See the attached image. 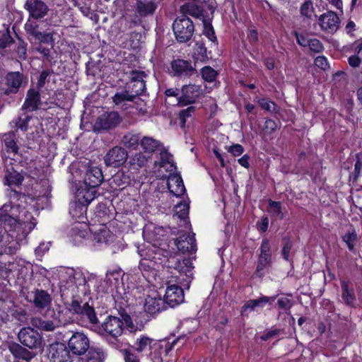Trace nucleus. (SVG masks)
<instances>
[{
	"label": "nucleus",
	"mask_w": 362,
	"mask_h": 362,
	"mask_svg": "<svg viewBox=\"0 0 362 362\" xmlns=\"http://www.w3.org/2000/svg\"><path fill=\"white\" fill-rule=\"evenodd\" d=\"M175 244L176 245L178 250L182 253H192L196 250L195 239L194 238V235H191L190 234H182L175 240Z\"/></svg>",
	"instance_id": "nucleus-23"
},
{
	"label": "nucleus",
	"mask_w": 362,
	"mask_h": 362,
	"mask_svg": "<svg viewBox=\"0 0 362 362\" xmlns=\"http://www.w3.org/2000/svg\"><path fill=\"white\" fill-rule=\"evenodd\" d=\"M25 267V262L22 260H16L14 262H8L1 263L0 262V279H6L16 271L22 272Z\"/></svg>",
	"instance_id": "nucleus-24"
},
{
	"label": "nucleus",
	"mask_w": 362,
	"mask_h": 362,
	"mask_svg": "<svg viewBox=\"0 0 362 362\" xmlns=\"http://www.w3.org/2000/svg\"><path fill=\"white\" fill-rule=\"evenodd\" d=\"M122 122V117L117 112H105L98 117L94 124L95 131L108 130L115 128Z\"/></svg>",
	"instance_id": "nucleus-7"
},
{
	"label": "nucleus",
	"mask_w": 362,
	"mask_h": 362,
	"mask_svg": "<svg viewBox=\"0 0 362 362\" xmlns=\"http://www.w3.org/2000/svg\"><path fill=\"white\" fill-rule=\"evenodd\" d=\"M341 288H342V298L345 301L347 305H353L355 296L354 293V291L352 289H349V284L346 281L341 282Z\"/></svg>",
	"instance_id": "nucleus-42"
},
{
	"label": "nucleus",
	"mask_w": 362,
	"mask_h": 362,
	"mask_svg": "<svg viewBox=\"0 0 362 362\" xmlns=\"http://www.w3.org/2000/svg\"><path fill=\"white\" fill-rule=\"evenodd\" d=\"M87 226L86 224H81L80 226H76L72 228V235L73 236H78L80 238H85L88 234L86 228Z\"/></svg>",
	"instance_id": "nucleus-57"
},
{
	"label": "nucleus",
	"mask_w": 362,
	"mask_h": 362,
	"mask_svg": "<svg viewBox=\"0 0 362 362\" xmlns=\"http://www.w3.org/2000/svg\"><path fill=\"white\" fill-rule=\"evenodd\" d=\"M148 158L146 156L141 153H136L129 158V164L134 166V168H141L146 165Z\"/></svg>",
	"instance_id": "nucleus-44"
},
{
	"label": "nucleus",
	"mask_w": 362,
	"mask_h": 362,
	"mask_svg": "<svg viewBox=\"0 0 362 362\" xmlns=\"http://www.w3.org/2000/svg\"><path fill=\"white\" fill-rule=\"evenodd\" d=\"M156 4L152 1H139L136 3V11L141 16H146L154 13Z\"/></svg>",
	"instance_id": "nucleus-37"
},
{
	"label": "nucleus",
	"mask_w": 362,
	"mask_h": 362,
	"mask_svg": "<svg viewBox=\"0 0 362 362\" xmlns=\"http://www.w3.org/2000/svg\"><path fill=\"white\" fill-rule=\"evenodd\" d=\"M192 263L190 259L178 260L175 267L166 276L167 288L164 300L167 305L174 308L184 302L185 296L182 286L189 288L193 278Z\"/></svg>",
	"instance_id": "nucleus-1"
},
{
	"label": "nucleus",
	"mask_w": 362,
	"mask_h": 362,
	"mask_svg": "<svg viewBox=\"0 0 362 362\" xmlns=\"http://www.w3.org/2000/svg\"><path fill=\"white\" fill-rule=\"evenodd\" d=\"M62 322H58L57 323H54L51 320H44L39 317H33L31 319V325L43 331L51 332L55 329L56 327L62 325Z\"/></svg>",
	"instance_id": "nucleus-31"
},
{
	"label": "nucleus",
	"mask_w": 362,
	"mask_h": 362,
	"mask_svg": "<svg viewBox=\"0 0 362 362\" xmlns=\"http://www.w3.org/2000/svg\"><path fill=\"white\" fill-rule=\"evenodd\" d=\"M105 358L103 352L100 349H90L86 360L80 358L78 362H103Z\"/></svg>",
	"instance_id": "nucleus-41"
},
{
	"label": "nucleus",
	"mask_w": 362,
	"mask_h": 362,
	"mask_svg": "<svg viewBox=\"0 0 362 362\" xmlns=\"http://www.w3.org/2000/svg\"><path fill=\"white\" fill-rule=\"evenodd\" d=\"M268 210L270 214L279 219H283L284 218V214L281 209V204L279 202L269 200Z\"/></svg>",
	"instance_id": "nucleus-45"
},
{
	"label": "nucleus",
	"mask_w": 362,
	"mask_h": 362,
	"mask_svg": "<svg viewBox=\"0 0 362 362\" xmlns=\"http://www.w3.org/2000/svg\"><path fill=\"white\" fill-rule=\"evenodd\" d=\"M180 11L185 16L186 14L196 17L197 18H205L202 9L194 2L189 1L180 6Z\"/></svg>",
	"instance_id": "nucleus-30"
},
{
	"label": "nucleus",
	"mask_w": 362,
	"mask_h": 362,
	"mask_svg": "<svg viewBox=\"0 0 362 362\" xmlns=\"http://www.w3.org/2000/svg\"><path fill=\"white\" fill-rule=\"evenodd\" d=\"M194 107L192 106L188 107L187 109H185L180 111L179 114L180 119V124L182 128H184L186 124L187 118L191 117L192 115L194 112Z\"/></svg>",
	"instance_id": "nucleus-52"
},
{
	"label": "nucleus",
	"mask_w": 362,
	"mask_h": 362,
	"mask_svg": "<svg viewBox=\"0 0 362 362\" xmlns=\"http://www.w3.org/2000/svg\"><path fill=\"white\" fill-rule=\"evenodd\" d=\"M151 226H147L145 228L144 230V235L147 236L150 240L151 241H157L160 239V238L154 237L153 233H156V235H160L163 233V230L162 227H156L153 226V229L151 228Z\"/></svg>",
	"instance_id": "nucleus-51"
},
{
	"label": "nucleus",
	"mask_w": 362,
	"mask_h": 362,
	"mask_svg": "<svg viewBox=\"0 0 362 362\" xmlns=\"http://www.w3.org/2000/svg\"><path fill=\"white\" fill-rule=\"evenodd\" d=\"M95 188L82 184L76 192V201L87 206L95 197Z\"/></svg>",
	"instance_id": "nucleus-22"
},
{
	"label": "nucleus",
	"mask_w": 362,
	"mask_h": 362,
	"mask_svg": "<svg viewBox=\"0 0 362 362\" xmlns=\"http://www.w3.org/2000/svg\"><path fill=\"white\" fill-rule=\"evenodd\" d=\"M87 210V206L80 204L78 202L72 203L70 206L69 214L77 221L83 222Z\"/></svg>",
	"instance_id": "nucleus-36"
},
{
	"label": "nucleus",
	"mask_w": 362,
	"mask_h": 362,
	"mask_svg": "<svg viewBox=\"0 0 362 362\" xmlns=\"http://www.w3.org/2000/svg\"><path fill=\"white\" fill-rule=\"evenodd\" d=\"M6 90H4L6 95L16 93L19 88L23 85V76L20 72L8 73L6 77Z\"/></svg>",
	"instance_id": "nucleus-21"
},
{
	"label": "nucleus",
	"mask_w": 362,
	"mask_h": 362,
	"mask_svg": "<svg viewBox=\"0 0 362 362\" xmlns=\"http://www.w3.org/2000/svg\"><path fill=\"white\" fill-rule=\"evenodd\" d=\"M163 344L162 341H158L151 339L147 336L141 335L137 338L134 343V349L138 352H144L151 350H157L163 349Z\"/></svg>",
	"instance_id": "nucleus-19"
},
{
	"label": "nucleus",
	"mask_w": 362,
	"mask_h": 362,
	"mask_svg": "<svg viewBox=\"0 0 362 362\" xmlns=\"http://www.w3.org/2000/svg\"><path fill=\"white\" fill-rule=\"evenodd\" d=\"M165 300L156 291H152L145 298L144 310L146 313L154 315L166 309Z\"/></svg>",
	"instance_id": "nucleus-11"
},
{
	"label": "nucleus",
	"mask_w": 362,
	"mask_h": 362,
	"mask_svg": "<svg viewBox=\"0 0 362 362\" xmlns=\"http://www.w3.org/2000/svg\"><path fill=\"white\" fill-rule=\"evenodd\" d=\"M202 90L199 86L189 84L183 86L181 95L177 98V103L180 105H187L195 102L200 96Z\"/></svg>",
	"instance_id": "nucleus-12"
},
{
	"label": "nucleus",
	"mask_w": 362,
	"mask_h": 362,
	"mask_svg": "<svg viewBox=\"0 0 362 362\" xmlns=\"http://www.w3.org/2000/svg\"><path fill=\"white\" fill-rule=\"evenodd\" d=\"M320 29L328 33H334L339 28L340 20L335 12L329 11L317 18Z\"/></svg>",
	"instance_id": "nucleus-9"
},
{
	"label": "nucleus",
	"mask_w": 362,
	"mask_h": 362,
	"mask_svg": "<svg viewBox=\"0 0 362 362\" xmlns=\"http://www.w3.org/2000/svg\"><path fill=\"white\" fill-rule=\"evenodd\" d=\"M5 180L8 185H18L22 182V177L16 171H8L5 175Z\"/></svg>",
	"instance_id": "nucleus-48"
},
{
	"label": "nucleus",
	"mask_w": 362,
	"mask_h": 362,
	"mask_svg": "<svg viewBox=\"0 0 362 362\" xmlns=\"http://www.w3.org/2000/svg\"><path fill=\"white\" fill-rule=\"evenodd\" d=\"M277 303H278L279 308H281L285 310H289L293 305L291 300L289 298H288L287 297L279 298L277 300Z\"/></svg>",
	"instance_id": "nucleus-63"
},
{
	"label": "nucleus",
	"mask_w": 362,
	"mask_h": 362,
	"mask_svg": "<svg viewBox=\"0 0 362 362\" xmlns=\"http://www.w3.org/2000/svg\"><path fill=\"white\" fill-rule=\"evenodd\" d=\"M141 141L139 134L128 133L123 136L122 143L128 148H135Z\"/></svg>",
	"instance_id": "nucleus-43"
},
{
	"label": "nucleus",
	"mask_w": 362,
	"mask_h": 362,
	"mask_svg": "<svg viewBox=\"0 0 362 362\" xmlns=\"http://www.w3.org/2000/svg\"><path fill=\"white\" fill-rule=\"evenodd\" d=\"M11 126L12 128H17L22 132H26L28 130V119H22L21 117H18L11 122Z\"/></svg>",
	"instance_id": "nucleus-55"
},
{
	"label": "nucleus",
	"mask_w": 362,
	"mask_h": 362,
	"mask_svg": "<svg viewBox=\"0 0 362 362\" xmlns=\"http://www.w3.org/2000/svg\"><path fill=\"white\" fill-rule=\"evenodd\" d=\"M103 179V175L101 170L99 168L93 167L89 168L86 173L83 184L95 188L100 185Z\"/></svg>",
	"instance_id": "nucleus-26"
},
{
	"label": "nucleus",
	"mask_w": 362,
	"mask_h": 362,
	"mask_svg": "<svg viewBox=\"0 0 362 362\" xmlns=\"http://www.w3.org/2000/svg\"><path fill=\"white\" fill-rule=\"evenodd\" d=\"M173 30L177 41L186 42L192 38L194 31V25L190 18L182 15L174 21Z\"/></svg>",
	"instance_id": "nucleus-5"
},
{
	"label": "nucleus",
	"mask_w": 362,
	"mask_h": 362,
	"mask_svg": "<svg viewBox=\"0 0 362 362\" xmlns=\"http://www.w3.org/2000/svg\"><path fill=\"white\" fill-rule=\"evenodd\" d=\"M115 239V236L105 226H101L93 232L92 240L95 245L106 246L112 245Z\"/></svg>",
	"instance_id": "nucleus-16"
},
{
	"label": "nucleus",
	"mask_w": 362,
	"mask_h": 362,
	"mask_svg": "<svg viewBox=\"0 0 362 362\" xmlns=\"http://www.w3.org/2000/svg\"><path fill=\"white\" fill-rule=\"evenodd\" d=\"M203 25H204V34L207 38L215 43L217 41L216 37L215 35V33L214 28L210 23V18L206 19L204 18L202 20Z\"/></svg>",
	"instance_id": "nucleus-46"
},
{
	"label": "nucleus",
	"mask_w": 362,
	"mask_h": 362,
	"mask_svg": "<svg viewBox=\"0 0 362 362\" xmlns=\"http://www.w3.org/2000/svg\"><path fill=\"white\" fill-rule=\"evenodd\" d=\"M41 105L40 95L38 90H28L22 108L28 111L37 110Z\"/></svg>",
	"instance_id": "nucleus-28"
},
{
	"label": "nucleus",
	"mask_w": 362,
	"mask_h": 362,
	"mask_svg": "<svg viewBox=\"0 0 362 362\" xmlns=\"http://www.w3.org/2000/svg\"><path fill=\"white\" fill-rule=\"evenodd\" d=\"M34 37L40 41V44L47 43L51 45H53L54 40L52 33H44L38 32Z\"/></svg>",
	"instance_id": "nucleus-54"
},
{
	"label": "nucleus",
	"mask_w": 362,
	"mask_h": 362,
	"mask_svg": "<svg viewBox=\"0 0 362 362\" xmlns=\"http://www.w3.org/2000/svg\"><path fill=\"white\" fill-rule=\"evenodd\" d=\"M25 218L22 216L17 219V224L20 226L13 227L11 226H5V230L7 231L8 237H10L14 243L4 240L3 244L5 246V252L13 254L16 252L21 245L26 243L25 238L28 234L35 228L36 223L32 221L33 216L30 213L25 211H22Z\"/></svg>",
	"instance_id": "nucleus-2"
},
{
	"label": "nucleus",
	"mask_w": 362,
	"mask_h": 362,
	"mask_svg": "<svg viewBox=\"0 0 362 362\" xmlns=\"http://www.w3.org/2000/svg\"><path fill=\"white\" fill-rule=\"evenodd\" d=\"M171 68L174 75L177 76H190L195 71L189 62L180 59L172 62Z\"/></svg>",
	"instance_id": "nucleus-20"
},
{
	"label": "nucleus",
	"mask_w": 362,
	"mask_h": 362,
	"mask_svg": "<svg viewBox=\"0 0 362 362\" xmlns=\"http://www.w3.org/2000/svg\"><path fill=\"white\" fill-rule=\"evenodd\" d=\"M146 75L144 71H133L131 74V81L127 84V88L134 97L141 95L146 89L144 78Z\"/></svg>",
	"instance_id": "nucleus-15"
},
{
	"label": "nucleus",
	"mask_w": 362,
	"mask_h": 362,
	"mask_svg": "<svg viewBox=\"0 0 362 362\" xmlns=\"http://www.w3.org/2000/svg\"><path fill=\"white\" fill-rule=\"evenodd\" d=\"M83 305H81V302L77 299V297L72 298V300L69 304L68 310L73 313L80 315L83 313Z\"/></svg>",
	"instance_id": "nucleus-53"
},
{
	"label": "nucleus",
	"mask_w": 362,
	"mask_h": 362,
	"mask_svg": "<svg viewBox=\"0 0 362 362\" xmlns=\"http://www.w3.org/2000/svg\"><path fill=\"white\" fill-rule=\"evenodd\" d=\"M69 352L64 344L54 343L49 345L48 358L52 362H67L70 360Z\"/></svg>",
	"instance_id": "nucleus-14"
},
{
	"label": "nucleus",
	"mask_w": 362,
	"mask_h": 362,
	"mask_svg": "<svg viewBox=\"0 0 362 362\" xmlns=\"http://www.w3.org/2000/svg\"><path fill=\"white\" fill-rule=\"evenodd\" d=\"M315 64L322 70H326L329 67L327 58L323 56H319L315 59Z\"/></svg>",
	"instance_id": "nucleus-64"
},
{
	"label": "nucleus",
	"mask_w": 362,
	"mask_h": 362,
	"mask_svg": "<svg viewBox=\"0 0 362 362\" xmlns=\"http://www.w3.org/2000/svg\"><path fill=\"white\" fill-rule=\"evenodd\" d=\"M167 185L169 191L175 197H180L185 192L182 179L179 174H170Z\"/></svg>",
	"instance_id": "nucleus-25"
},
{
	"label": "nucleus",
	"mask_w": 362,
	"mask_h": 362,
	"mask_svg": "<svg viewBox=\"0 0 362 362\" xmlns=\"http://www.w3.org/2000/svg\"><path fill=\"white\" fill-rule=\"evenodd\" d=\"M260 253L258 257V262L256 269V274L262 276L263 270L268 266L272 259L271 247L268 239H263L259 247Z\"/></svg>",
	"instance_id": "nucleus-13"
},
{
	"label": "nucleus",
	"mask_w": 362,
	"mask_h": 362,
	"mask_svg": "<svg viewBox=\"0 0 362 362\" xmlns=\"http://www.w3.org/2000/svg\"><path fill=\"white\" fill-rule=\"evenodd\" d=\"M4 141L7 152L17 154L18 146L16 141V134L14 132H10L4 136Z\"/></svg>",
	"instance_id": "nucleus-38"
},
{
	"label": "nucleus",
	"mask_w": 362,
	"mask_h": 362,
	"mask_svg": "<svg viewBox=\"0 0 362 362\" xmlns=\"http://www.w3.org/2000/svg\"><path fill=\"white\" fill-rule=\"evenodd\" d=\"M37 28V23L34 20L28 19L25 24V30L33 36H35L39 32Z\"/></svg>",
	"instance_id": "nucleus-56"
},
{
	"label": "nucleus",
	"mask_w": 362,
	"mask_h": 362,
	"mask_svg": "<svg viewBox=\"0 0 362 362\" xmlns=\"http://www.w3.org/2000/svg\"><path fill=\"white\" fill-rule=\"evenodd\" d=\"M256 306L254 299L249 300L245 303V305L241 308V314L243 315H246L248 314L249 312L254 310Z\"/></svg>",
	"instance_id": "nucleus-62"
},
{
	"label": "nucleus",
	"mask_w": 362,
	"mask_h": 362,
	"mask_svg": "<svg viewBox=\"0 0 362 362\" xmlns=\"http://www.w3.org/2000/svg\"><path fill=\"white\" fill-rule=\"evenodd\" d=\"M103 329L112 337H118L124 330V322L117 317L110 316L103 323Z\"/></svg>",
	"instance_id": "nucleus-17"
},
{
	"label": "nucleus",
	"mask_w": 362,
	"mask_h": 362,
	"mask_svg": "<svg viewBox=\"0 0 362 362\" xmlns=\"http://www.w3.org/2000/svg\"><path fill=\"white\" fill-rule=\"evenodd\" d=\"M16 211V208L7 204H5L1 208H0V221L4 223V226H11L13 227H20L17 224V219L13 217L15 215L14 211Z\"/></svg>",
	"instance_id": "nucleus-27"
},
{
	"label": "nucleus",
	"mask_w": 362,
	"mask_h": 362,
	"mask_svg": "<svg viewBox=\"0 0 362 362\" xmlns=\"http://www.w3.org/2000/svg\"><path fill=\"white\" fill-rule=\"evenodd\" d=\"M81 315L83 316H86L90 323H98V318L96 317L95 310L88 305V303H86L83 304V313Z\"/></svg>",
	"instance_id": "nucleus-49"
},
{
	"label": "nucleus",
	"mask_w": 362,
	"mask_h": 362,
	"mask_svg": "<svg viewBox=\"0 0 362 362\" xmlns=\"http://www.w3.org/2000/svg\"><path fill=\"white\" fill-rule=\"evenodd\" d=\"M69 351L73 354L81 356L84 354L89 349L90 341L88 337L83 332L73 333L68 341Z\"/></svg>",
	"instance_id": "nucleus-6"
},
{
	"label": "nucleus",
	"mask_w": 362,
	"mask_h": 362,
	"mask_svg": "<svg viewBox=\"0 0 362 362\" xmlns=\"http://www.w3.org/2000/svg\"><path fill=\"white\" fill-rule=\"evenodd\" d=\"M202 76L205 81L212 82L217 76V71L211 66H204L202 69Z\"/></svg>",
	"instance_id": "nucleus-50"
},
{
	"label": "nucleus",
	"mask_w": 362,
	"mask_h": 362,
	"mask_svg": "<svg viewBox=\"0 0 362 362\" xmlns=\"http://www.w3.org/2000/svg\"><path fill=\"white\" fill-rule=\"evenodd\" d=\"M142 148L147 153H153L160 146V143L150 136H144L140 141Z\"/></svg>",
	"instance_id": "nucleus-39"
},
{
	"label": "nucleus",
	"mask_w": 362,
	"mask_h": 362,
	"mask_svg": "<svg viewBox=\"0 0 362 362\" xmlns=\"http://www.w3.org/2000/svg\"><path fill=\"white\" fill-rule=\"evenodd\" d=\"M25 8L34 19L43 18L48 11V7L42 0H27Z\"/></svg>",
	"instance_id": "nucleus-18"
},
{
	"label": "nucleus",
	"mask_w": 362,
	"mask_h": 362,
	"mask_svg": "<svg viewBox=\"0 0 362 362\" xmlns=\"http://www.w3.org/2000/svg\"><path fill=\"white\" fill-rule=\"evenodd\" d=\"M343 241L346 243L349 250L354 249L355 243L357 240V234L355 230L352 229L346 233L342 237Z\"/></svg>",
	"instance_id": "nucleus-47"
},
{
	"label": "nucleus",
	"mask_w": 362,
	"mask_h": 362,
	"mask_svg": "<svg viewBox=\"0 0 362 362\" xmlns=\"http://www.w3.org/2000/svg\"><path fill=\"white\" fill-rule=\"evenodd\" d=\"M275 297H267V296H262L257 299H254L255 306L263 308L267 303H271L274 301Z\"/></svg>",
	"instance_id": "nucleus-61"
},
{
	"label": "nucleus",
	"mask_w": 362,
	"mask_h": 362,
	"mask_svg": "<svg viewBox=\"0 0 362 362\" xmlns=\"http://www.w3.org/2000/svg\"><path fill=\"white\" fill-rule=\"evenodd\" d=\"M89 287L83 273L73 269L66 272L60 284V291L62 296H71V298L78 297L81 294L85 295Z\"/></svg>",
	"instance_id": "nucleus-3"
},
{
	"label": "nucleus",
	"mask_w": 362,
	"mask_h": 362,
	"mask_svg": "<svg viewBox=\"0 0 362 362\" xmlns=\"http://www.w3.org/2000/svg\"><path fill=\"white\" fill-rule=\"evenodd\" d=\"M139 253L142 257L139 264L141 270L146 271L152 269L156 264H161L167 259L164 251L156 247L155 244H148L139 248Z\"/></svg>",
	"instance_id": "nucleus-4"
},
{
	"label": "nucleus",
	"mask_w": 362,
	"mask_h": 362,
	"mask_svg": "<svg viewBox=\"0 0 362 362\" xmlns=\"http://www.w3.org/2000/svg\"><path fill=\"white\" fill-rule=\"evenodd\" d=\"M189 209V203L187 201L176 204L174 208V217H177L186 222V218H188Z\"/></svg>",
	"instance_id": "nucleus-40"
},
{
	"label": "nucleus",
	"mask_w": 362,
	"mask_h": 362,
	"mask_svg": "<svg viewBox=\"0 0 362 362\" xmlns=\"http://www.w3.org/2000/svg\"><path fill=\"white\" fill-rule=\"evenodd\" d=\"M135 97L132 94L129 90H122L115 93L112 97L114 103L122 109H127L126 104L127 102H132Z\"/></svg>",
	"instance_id": "nucleus-35"
},
{
	"label": "nucleus",
	"mask_w": 362,
	"mask_h": 362,
	"mask_svg": "<svg viewBox=\"0 0 362 362\" xmlns=\"http://www.w3.org/2000/svg\"><path fill=\"white\" fill-rule=\"evenodd\" d=\"M284 246L282 248L281 254H282L283 258L285 260L288 261L289 260V254H290V252L292 248V243L290 240L286 239V238L284 239Z\"/></svg>",
	"instance_id": "nucleus-60"
},
{
	"label": "nucleus",
	"mask_w": 362,
	"mask_h": 362,
	"mask_svg": "<svg viewBox=\"0 0 362 362\" xmlns=\"http://www.w3.org/2000/svg\"><path fill=\"white\" fill-rule=\"evenodd\" d=\"M18 339L22 344L30 349H38L42 346V337L34 329L26 327L21 329Z\"/></svg>",
	"instance_id": "nucleus-8"
},
{
	"label": "nucleus",
	"mask_w": 362,
	"mask_h": 362,
	"mask_svg": "<svg viewBox=\"0 0 362 362\" xmlns=\"http://www.w3.org/2000/svg\"><path fill=\"white\" fill-rule=\"evenodd\" d=\"M177 340H174L171 344H169L166 341H162L163 344V349H158L156 351V350H151L149 351L148 356L151 358V360L152 362H162L163 358L162 354L163 353H165V354H168V353L172 349L173 346L176 344Z\"/></svg>",
	"instance_id": "nucleus-33"
},
{
	"label": "nucleus",
	"mask_w": 362,
	"mask_h": 362,
	"mask_svg": "<svg viewBox=\"0 0 362 362\" xmlns=\"http://www.w3.org/2000/svg\"><path fill=\"white\" fill-rule=\"evenodd\" d=\"M259 106L267 111L273 112L275 110V103L266 98H261L258 100Z\"/></svg>",
	"instance_id": "nucleus-59"
},
{
	"label": "nucleus",
	"mask_w": 362,
	"mask_h": 362,
	"mask_svg": "<svg viewBox=\"0 0 362 362\" xmlns=\"http://www.w3.org/2000/svg\"><path fill=\"white\" fill-rule=\"evenodd\" d=\"M299 13L301 17L308 21L316 18L317 14L313 2L311 0H305L299 7Z\"/></svg>",
	"instance_id": "nucleus-29"
},
{
	"label": "nucleus",
	"mask_w": 362,
	"mask_h": 362,
	"mask_svg": "<svg viewBox=\"0 0 362 362\" xmlns=\"http://www.w3.org/2000/svg\"><path fill=\"white\" fill-rule=\"evenodd\" d=\"M33 301L36 308L42 309L49 305L51 298L46 291L42 290H36L34 292Z\"/></svg>",
	"instance_id": "nucleus-34"
},
{
	"label": "nucleus",
	"mask_w": 362,
	"mask_h": 362,
	"mask_svg": "<svg viewBox=\"0 0 362 362\" xmlns=\"http://www.w3.org/2000/svg\"><path fill=\"white\" fill-rule=\"evenodd\" d=\"M308 46H309L310 50L317 53L321 52L324 49L322 42L315 38L310 40Z\"/></svg>",
	"instance_id": "nucleus-58"
},
{
	"label": "nucleus",
	"mask_w": 362,
	"mask_h": 362,
	"mask_svg": "<svg viewBox=\"0 0 362 362\" xmlns=\"http://www.w3.org/2000/svg\"><path fill=\"white\" fill-rule=\"evenodd\" d=\"M354 54L348 58L349 64L353 68H357L362 63V39L353 45Z\"/></svg>",
	"instance_id": "nucleus-32"
},
{
	"label": "nucleus",
	"mask_w": 362,
	"mask_h": 362,
	"mask_svg": "<svg viewBox=\"0 0 362 362\" xmlns=\"http://www.w3.org/2000/svg\"><path fill=\"white\" fill-rule=\"evenodd\" d=\"M128 157L127 151L119 146L112 148L104 157L106 165L118 168L122 165Z\"/></svg>",
	"instance_id": "nucleus-10"
}]
</instances>
